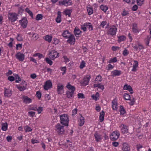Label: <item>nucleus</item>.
<instances>
[{
    "label": "nucleus",
    "mask_w": 151,
    "mask_h": 151,
    "mask_svg": "<svg viewBox=\"0 0 151 151\" xmlns=\"http://www.w3.org/2000/svg\"><path fill=\"white\" fill-rule=\"evenodd\" d=\"M4 96L5 97H10L12 94V91L10 89H7L5 88L4 93Z\"/></svg>",
    "instance_id": "20"
},
{
    "label": "nucleus",
    "mask_w": 151,
    "mask_h": 151,
    "mask_svg": "<svg viewBox=\"0 0 151 151\" xmlns=\"http://www.w3.org/2000/svg\"><path fill=\"white\" fill-rule=\"evenodd\" d=\"M36 95L39 99H40L41 97V93L39 91H37Z\"/></svg>",
    "instance_id": "61"
},
{
    "label": "nucleus",
    "mask_w": 151,
    "mask_h": 151,
    "mask_svg": "<svg viewBox=\"0 0 151 151\" xmlns=\"http://www.w3.org/2000/svg\"><path fill=\"white\" fill-rule=\"evenodd\" d=\"M71 35L70 33L68 31L65 30L62 33V36L64 37L67 38L68 37H69L70 35Z\"/></svg>",
    "instance_id": "28"
},
{
    "label": "nucleus",
    "mask_w": 151,
    "mask_h": 151,
    "mask_svg": "<svg viewBox=\"0 0 151 151\" xmlns=\"http://www.w3.org/2000/svg\"><path fill=\"white\" fill-rule=\"evenodd\" d=\"M45 60L46 62L50 65H51L52 64V61L50 60L48 58H45Z\"/></svg>",
    "instance_id": "51"
},
{
    "label": "nucleus",
    "mask_w": 151,
    "mask_h": 151,
    "mask_svg": "<svg viewBox=\"0 0 151 151\" xmlns=\"http://www.w3.org/2000/svg\"><path fill=\"white\" fill-rule=\"evenodd\" d=\"M95 81L97 82H101L102 81L101 76L100 75H98L96 76Z\"/></svg>",
    "instance_id": "49"
},
{
    "label": "nucleus",
    "mask_w": 151,
    "mask_h": 151,
    "mask_svg": "<svg viewBox=\"0 0 151 151\" xmlns=\"http://www.w3.org/2000/svg\"><path fill=\"white\" fill-rule=\"evenodd\" d=\"M14 77L13 76H9L8 78V80L11 81H13L14 79L15 78L16 79V83H19V76L17 74H14Z\"/></svg>",
    "instance_id": "13"
},
{
    "label": "nucleus",
    "mask_w": 151,
    "mask_h": 151,
    "mask_svg": "<svg viewBox=\"0 0 151 151\" xmlns=\"http://www.w3.org/2000/svg\"><path fill=\"white\" fill-rule=\"evenodd\" d=\"M72 12L71 9H67L64 11V14L65 15H68V17H70L71 15V13Z\"/></svg>",
    "instance_id": "37"
},
{
    "label": "nucleus",
    "mask_w": 151,
    "mask_h": 151,
    "mask_svg": "<svg viewBox=\"0 0 151 151\" xmlns=\"http://www.w3.org/2000/svg\"><path fill=\"white\" fill-rule=\"evenodd\" d=\"M66 87L68 89L69 91H75V88L74 86H72L69 83H68L66 85Z\"/></svg>",
    "instance_id": "29"
},
{
    "label": "nucleus",
    "mask_w": 151,
    "mask_h": 151,
    "mask_svg": "<svg viewBox=\"0 0 151 151\" xmlns=\"http://www.w3.org/2000/svg\"><path fill=\"white\" fill-rule=\"evenodd\" d=\"M107 70H112L114 68V66L110 64H109L107 65Z\"/></svg>",
    "instance_id": "53"
},
{
    "label": "nucleus",
    "mask_w": 151,
    "mask_h": 151,
    "mask_svg": "<svg viewBox=\"0 0 151 151\" xmlns=\"http://www.w3.org/2000/svg\"><path fill=\"white\" fill-rule=\"evenodd\" d=\"M10 41L9 43L8 44V46L9 47H12V43L13 41V39L10 38Z\"/></svg>",
    "instance_id": "57"
},
{
    "label": "nucleus",
    "mask_w": 151,
    "mask_h": 151,
    "mask_svg": "<svg viewBox=\"0 0 151 151\" xmlns=\"http://www.w3.org/2000/svg\"><path fill=\"white\" fill-rule=\"evenodd\" d=\"M19 22L20 23L21 26L23 28H25L27 27V20L26 18H23L19 21Z\"/></svg>",
    "instance_id": "15"
},
{
    "label": "nucleus",
    "mask_w": 151,
    "mask_h": 151,
    "mask_svg": "<svg viewBox=\"0 0 151 151\" xmlns=\"http://www.w3.org/2000/svg\"><path fill=\"white\" fill-rule=\"evenodd\" d=\"M60 123L66 126H68L69 118L68 115L66 114L60 115L59 116Z\"/></svg>",
    "instance_id": "1"
},
{
    "label": "nucleus",
    "mask_w": 151,
    "mask_h": 151,
    "mask_svg": "<svg viewBox=\"0 0 151 151\" xmlns=\"http://www.w3.org/2000/svg\"><path fill=\"white\" fill-rule=\"evenodd\" d=\"M117 61V60L116 57H115L113 58H111L108 61L109 63H116Z\"/></svg>",
    "instance_id": "45"
},
{
    "label": "nucleus",
    "mask_w": 151,
    "mask_h": 151,
    "mask_svg": "<svg viewBox=\"0 0 151 151\" xmlns=\"http://www.w3.org/2000/svg\"><path fill=\"white\" fill-rule=\"evenodd\" d=\"M117 29L115 26H113L111 27L108 31V35L113 36L116 35Z\"/></svg>",
    "instance_id": "9"
},
{
    "label": "nucleus",
    "mask_w": 151,
    "mask_h": 151,
    "mask_svg": "<svg viewBox=\"0 0 151 151\" xmlns=\"http://www.w3.org/2000/svg\"><path fill=\"white\" fill-rule=\"evenodd\" d=\"M86 26L85 25V23L84 24L81 26V29L83 30L84 32L86 31Z\"/></svg>",
    "instance_id": "63"
},
{
    "label": "nucleus",
    "mask_w": 151,
    "mask_h": 151,
    "mask_svg": "<svg viewBox=\"0 0 151 151\" xmlns=\"http://www.w3.org/2000/svg\"><path fill=\"white\" fill-rule=\"evenodd\" d=\"M24 129L26 132H29L32 131V129L31 128L28 126H27L25 127Z\"/></svg>",
    "instance_id": "52"
},
{
    "label": "nucleus",
    "mask_w": 151,
    "mask_h": 151,
    "mask_svg": "<svg viewBox=\"0 0 151 151\" xmlns=\"http://www.w3.org/2000/svg\"><path fill=\"white\" fill-rule=\"evenodd\" d=\"M49 55L51 59L54 60L59 56V53L55 50H52L49 53Z\"/></svg>",
    "instance_id": "6"
},
{
    "label": "nucleus",
    "mask_w": 151,
    "mask_h": 151,
    "mask_svg": "<svg viewBox=\"0 0 151 151\" xmlns=\"http://www.w3.org/2000/svg\"><path fill=\"white\" fill-rule=\"evenodd\" d=\"M23 102L27 104L30 103L32 102V100L27 96H24L23 97Z\"/></svg>",
    "instance_id": "25"
},
{
    "label": "nucleus",
    "mask_w": 151,
    "mask_h": 151,
    "mask_svg": "<svg viewBox=\"0 0 151 151\" xmlns=\"http://www.w3.org/2000/svg\"><path fill=\"white\" fill-rule=\"evenodd\" d=\"M85 25L88 28L89 30L91 31L93 30V26L91 23L90 22L85 23Z\"/></svg>",
    "instance_id": "35"
},
{
    "label": "nucleus",
    "mask_w": 151,
    "mask_h": 151,
    "mask_svg": "<svg viewBox=\"0 0 151 151\" xmlns=\"http://www.w3.org/2000/svg\"><path fill=\"white\" fill-rule=\"evenodd\" d=\"M123 89L124 90H128L131 94L133 93V90L132 87L127 84H125L123 87Z\"/></svg>",
    "instance_id": "24"
},
{
    "label": "nucleus",
    "mask_w": 151,
    "mask_h": 151,
    "mask_svg": "<svg viewBox=\"0 0 151 151\" xmlns=\"http://www.w3.org/2000/svg\"><path fill=\"white\" fill-rule=\"evenodd\" d=\"M134 63L132 66V68L131 70L133 72H136L137 70V68L138 66V63L136 60H134Z\"/></svg>",
    "instance_id": "23"
},
{
    "label": "nucleus",
    "mask_w": 151,
    "mask_h": 151,
    "mask_svg": "<svg viewBox=\"0 0 151 151\" xmlns=\"http://www.w3.org/2000/svg\"><path fill=\"white\" fill-rule=\"evenodd\" d=\"M17 16L15 13H9L8 14V19L11 22H14L17 19Z\"/></svg>",
    "instance_id": "5"
},
{
    "label": "nucleus",
    "mask_w": 151,
    "mask_h": 151,
    "mask_svg": "<svg viewBox=\"0 0 151 151\" xmlns=\"http://www.w3.org/2000/svg\"><path fill=\"white\" fill-rule=\"evenodd\" d=\"M1 129L4 131H6L7 129L8 124L7 123H2L1 124Z\"/></svg>",
    "instance_id": "36"
},
{
    "label": "nucleus",
    "mask_w": 151,
    "mask_h": 151,
    "mask_svg": "<svg viewBox=\"0 0 151 151\" xmlns=\"http://www.w3.org/2000/svg\"><path fill=\"white\" fill-rule=\"evenodd\" d=\"M55 130L58 134H62L64 132V126L58 123L55 126Z\"/></svg>",
    "instance_id": "2"
},
{
    "label": "nucleus",
    "mask_w": 151,
    "mask_h": 151,
    "mask_svg": "<svg viewBox=\"0 0 151 151\" xmlns=\"http://www.w3.org/2000/svg\"><path fill=\"white\" fill-rule=\"evenodd\" d=\"M52 87V84L50 80H49L47 81L44 86V88L46 90H47L48 89L51 88Z\"/></svg>",
    "instance_id": "14"
},
{
    "label": "nucleus",
    "mask_w": 151,
    "mask_h": 151,
    "mask_svg": "<svg viewBox=\"0 0 151 151\" xmlns=\"http://www.w3.org/2000/svg\"><path fill=\"white\" fill-rule=\"evenodd\" d=\"M69 37H68V39L67 41L70 44L73 45L75 42V39L74 36L73 35H71Z\"/></svg>",
    "instance_id": "19"
},
{
    "label": "nucleus",
    "mask_w": 151,
    "mask_h": 151,
    "mask_svg": "<svg viewBox=\"0 0 151 151\" xmlns=\"http://www.w3.org/2000/svg\"><path fill=\"white\" fill-rule=\"evenodd\" d=\"M27 86L26 82L19 79V91H23L26 89Z\"/></svg>",
    "instance_id": "7"
},
{
    "label": "nucleus",
    "mask_w": 151,
    "mask_h": 151,
    "mask_svg": "<svg viewBox=\"0 0 151 151\" xmlns=\"http://www.w3.org/2000/svg\"><path fill=\"white\" fill-rule=\"evenodd\" d=\"M120 135V134L119 131L117 130L114 131L111 133L110 137L111 140L115 141L119 138Z\"/></svg>",
    "instance_id": "3"
},
{
    "label": "nucleus",
    "mask_w": 151,
    "mask_h": 151,
    "mask_svg": "<svg viewBox=\"0 0 151 151\" xmlns=\"http://www.w3.org/2000/svg\"><path fill=\"white\" fill-rule=\"evenodd\" d=\"M120 47L118 46H113L111 47V49L113 51H116L120 49Z\"/></svg>",
    "instance_id": "59"
},
{
    "label": "nucleus",
    "mask_w": 151,
    "mask_h": 151,
    "mask_svg": "<svg viewBox=\"0 0 151 151\" xmlns=\"http://www.w3.org/2000/svg\"><path fill=\"white\" fill-rule=\"evenodd\" d=\"M137 4L140 6L143 4L144 0H137Z\"/></svg>",
    "instance_id": "55"
},
{
    "label": "nucleus",
    "mask_w": 151,
    "mask_h": 151,
    "mask_svg": "<svg viewBox=\"0 0 151 151\" xmlns=\"http://www.w3.org/2000/svg\"><path fill=\"white\" fill-rule=\"evenodd\" d=\"M24 55L19 52V61H22L24 59Z\"/></svg>",
    "instance_id": "48"
},
{
    "label": "nucleus",
    "mask_w": 151,
    "mask_h": 151,
    "mask_svg": "<svg viewBox=\"0 0 151 151\" xmlns=\"http://www.w3.org/2000/svg\"><path fill=\"white\" fill-rule=\"evenodd\" d=\"M151 38V37L150 36H148L145 39V42L146 44L147 45H148Z\"/></svg>",
    "instance_id": "39"
},
{
    "label": "nucleus",
    "mask_w": 151,
    "mask_h": 151,
    "mask_svg": "<svg viewBox=\"0 0 151 151\" xmlns=\"http://www.w3.org/2000/svg\"><path fill=\"white\" fill-rule=\"evenodd\" d=\"M119 111L120 115H123L125 113L126 111L124 109V107L122 106H120L119 108Z\"/></svg>",
    "instance_id": "38"
},
{
    "label": "nucleus",
    "mask_w": 151,
    "mask_h": 151,
    "mask_svg": "<svg viewBox=\"0 0 151 151\" xmlns=\"http://www.w3.org/2000/svg\"><path fill=\"white\" fill-rule=\"evenodd\" d=\"M74 91H66V97L69 99H71L73 98L74 97Z\"/></svg>",
    "instance_id": "17"
},
{
    "label": "nucleus",
    "mask_w": 151,
    "mask_h": 151,
    "mask_svg": "<svg viewBox=\"0 0 151 151\" xmlns=\"http://www.w3.org/2000/svg\"><path fill=\"white\" fill-rule=\"evenodd\" d=\"M43 38L48 42H50L52 40V37L51 35H47L44 37Z\"/></svg>",
    "instance_id": "30"
},
{
    "label": "nucleus",
    "mask_w": 151,
    "mask_h": 151,
    "mask_svg": "<svg viewBox=\"0 0 151 151\" xmlns=\"http://www.w3.org/2000/svg\"><path fill=\"white\" fill-rule=\"evenodd\" d=\"M86 66V63L85 61H82L79 67L81 69H82Z\"/></svg>",
    "instance_id": "47"
},
{
    "label": "nucleus",
    "mask_w": 151,
    "mask_h": 151,
    "mask_svg": "<svg viewBox=\"0 0 151 151\" xmlns=\"http://www.w3.org/2000/svg\"><path fill=\"white\" fill-rule=\"evenodd\" d=\"M53 43L55 45L58 44L59 42V40L56 38H54L53 39Z\"/></svg>",
    "instance_id": "60"
},
{
    "label": "nucleus",
    "mask_w": 151,
    "mask_h": 151,
    "mask_svg": "<svg viewBox=\"0 0 151 151\" xmlns=\"http://www.w3.org/2000/svg\"><path fill=\"white\" fill-rule=\"evenodd\" d=\"M74 33L75 36L77 37H78L81 33V31L78 28L76 27L74 31Z\"/></svg>",
    "instance_id": "31"
},
{
    "label": "nucleus",
    "mask_w": 151,
    "mask_h": 151,
    "mask_svg": "<svg viewBox=\"0 0 151 151\" xmlns=\"http://www.w3.org/2000/svg\"><path fill=\"white\" fill-rule=\"evenodd\" d=\"M111 103L112 107L113 110H117L118 106L117 99H115L112 100Z\"/></svg>",
    "instance_id": "16"
},
{
    "label": "nucleus",
    "mask_w": 151,
    "mask_h": 151,
    "mask_svg": "<svg viewBox=\"0 0 151 151\" xmlns=\"http://www.w3.org/2000/svg\"><path fill=\"white\" fill-rule=\"evenodd\" d=\"M43 18V16L41 14H38L36 16V20L39 21L42 19Z\"/></svg>",
    "instance_id": "42"
},
{
    "label": "nucleus",
    "mask_w": 151,
    "mask_h": 151,
    "mask_svg": "<svg viewBox=\"0 0 151 151\" xmlns=\"http://www.w3.org/2000/svg\"><path fill=\"white\" fill-rule=\"evenodd\" d=\"M105 115V113L103 111H102L100 113L99 116V119L100 122H102L104 119V116Z\"/></svg>",
    "instance_id": "34"
},
{
    "label": "nucleus",
    "mask_w": 151,
    "mask_h": 151,
    "mask_svg": "<svg viewBox=\"0 0 151 151\" xmlns=\"http://www.w3.org/2000/svg\"><path fill=\"white\" fill-rule=\"evenodd\" d=\"M57 91L58 94H62L64 93V86L60 83L58 84L57 85Z\"/></svg>",
    "instance_id": "8"
},
{
    "label": "nucleus",
    "mask_w": 151,
    "mask_h": 151,
    "mask_svg": "<svg viewBox=\"0 0 151 151\" xmlns=\"http://www.w3.org/2000/svg\"><path fill=\"white\" fill-rule=\"evenodd\" d=\"M87 11L88 12V14L89 15H90L92 14L93 13V10L92 8L91 7H87Z\"/></svg>",
    "instance_id": "46"
},
{
    "label": "nucleus",
    "mask_w": 151,
    "mask_h": 151,
    "mask_svg": "<svg viewBox=\"0 0 151 151\" xmlns=\"http://www.w3.org/2000/svg\"><path fill=\"white\" fill-rule=\"evenodd\" d=\"M91 78L90 76L87 75L85 76L83 80L81 81L80 83L81 86H86L88 84L90 79Z\"/></svg>",
    "instance_id": "4"
},
{
    "label": "nucleus",
    "mask_w": 151,
    "mask_h": 151,
    "mask_svg": "<svg viewBox=\"0 0 151 151\" xmlns=\"http://www.w3.org/2000/svg\"><path fill=\"white\" fill-rule=\"evenodd\" d=\"M60 5H64L66 6L72 5V2L71 0H63L59 1Z\"/></svg>",
    "instance_id": "10"
},
{
    "label": "nucleus",
    "mask_w": 151,
    "mask_h": 151,
    "mask_svg": "<svg viewBox=\"0 0 151 151\" xmlns=\"http://www.w3.org/2000/svg\"><path fill=\"white\" fill-rule=\"evenodd\" d=\"M118 42H121L122 41H124L126 40V38L125 36L122 35L119 37H118Z\"/></svg>",
    "instance_id": "40"
},
{
    "label": "nucleus",
    "mask_w": 151,
    "mask_h": 151,
    "mask_svg": "<svg viewBox=\"0 0 151 151\" xmlns=\"http://www.w3.org/2000/svg\"><path fill=\"white\" fill-rule=\"evenodd\" d=\"M100 8L104 12H106L108 9V8L107 6L102 5L100 6Z\"/></svg>",
    "instance_id": "44"
},
{
    "label": "nucleus",
    "mask_w": 151,
    "mask_h": 151,
    "mask_svg": "<svg viewBox=\"0 0 151 151\" xmlns=\"http://www.w3.org/2000/svg\"><path fill=\"white\" fill-rule=\"evenodd\" d=\"M78 97L79 99H84V95L82 93H78Z\"/></svg>",
    "instance_id": "58"
},
{
    "label": "nucleus",
    "mask_w": 151,
    "mask_h": 151,
    "mask_svg": "<svg viewBox=\"0 0 151 151\" xmlns=\"http://www.w3.org/2000/svg\"><path fill=\"white\" fill-rule=\"evenodd\" d=\"M94 136L96 141L97 142H101L103 139L102 136L97 132L94 134Z\"/></svg>",
    "instance_id": "18"
},
{
    "label": "nucleus",
    "mask_w": 151,
    "mask_h": 151,
    "mask_svg": "<svg viewBox=\"0 0 151 151\" xmlns=\"http://www.w3.org/2000/svg\"><path fill=\"white\" fill-rule=\"evenodd\" d=\"M130 101H131L129 102V104L131 105H133L135 102V99L134 98H133L132 100L130 99Z\"/></svg>",
    "instance_id": "64"
},
{
    "label": "nucleus",
    "mask_w": 151,
    "mask_h": 151,
    "mask_svg": "<svg viewBox=\"0 0 151 151\" xmlns=\"http://www.w3.org/2000/svg\"><path fill=\"white\" fill-rule=\"evenodd\" d=\"M122 149L124 151L129 150V146L127 143H124L122 145Z\"/></svg>",
    "instance_id": "26"
},
{
    "label": "nucleus",
    "mask_w": 151,
    "mask_h": 151,
    "mask_svg": "<svg viewBox=\"0 0 151 151\" xmlns=\"http://www.w3.org/2000/svg\"><path fill=\"white\" fill-rule=\"evenodd\" d=\"M58 16L56 18L55 20L57 23H60L61 21V12L59 11L57 13Z\"/></svg>",
    "instance_id": "27"
},
{
    "label": "nucleus",
    "mask_w": 151,
    "mask_h": 151,
    "mask_svg": "<svg viewBox=\"0 0 151 151\" xmlns=\"http://www.w3.org/2000/svg\"><path fill=\"white\" fill-rule=\"evenodd\" d=\"M35 114V112L33 111H30L28 112V115L30 117H33Z\"/></svg>",
    "instance_id": "54"
},
{
    "label": "nucleus",
    "mask_w": 151,
    "mask_h": 151,
    "mask_svg": "<svg viewBox=\"0 0 151 151\" xmlns=\"http://www.w3.org/2000/svg\"><path fill=\"white\" fill-rule=\"evenodd\" d=\"M129 53V52L128 50L126 48L123 51L122 54L124 56H127Z\"/></svg>",
    "instance_id": "50"
},
{
    "label": "nucleus",
    "mask_w": 151,
    "mask_h": 151,
    "mask_svg": "<svg viewBox=\"0 0 151 151\" xmlns=\"http://www.w3.org/2000/svg\"><path fill=\"white\" fill-rule=\"evenodd\" d=\"M121 131L122 132L123 134H126L128 133V127L123 124H121L119 126Z\"/></svg>",
    "instance_id": "11"
},
{
    "label": "nucleus",
    "mask_w": 151,
    "mask_h": 151,
    "mask_svg": "<svg viewBox=\"0 0 151 151\" xmlns=\"http://www.w3.org/2000/svg\"><path fill=\"white\" fill-rule=\"evenodd\" d=\"M124 99L127 100H130V96L129 94L125 93L124 95Z\"/></svg>",
    "instance_id": "43"
},
{
    "label": "nucleus",
    "mask_w": 151,
    "mask_h": 151,
    "mask_svg": "<svg viewBox=\"0 0 151 151\" xmlns=\"http://www.w3.org/2000/svg\"><path fill=\"white\" fill-rule=\"evenodd\" d=\"M128 14L129 13L128 11H126L125 9H124L122 14V16H125Z\"/></svg>",
    "instance_id": "62"
},
{
    "label": "nucleus",
    "mask_w": 151,
    "mask_h": 151,
    "mask_svg": "<svg viewBox=\"0 0 151 151\" xmlns=\"http://www.w3.org/2000/svg\"><path fill=\"white\" fill-rule=\"evenodd\" d=\"M31 37V40L33 41H35L39 38L38 35L37 34L32 32L29 33Z\"/></svg>",
    "instance_id": "12"
},
{
    "label": "nucleus",
    "mask_w": 151,
    "mask_h": 151,
    "mask_svg": "<svg viewBox=\"0 0 151 151\" xmlns=\"http://www.w3.org/2000/svg\"><path fill=\"white\" fill-rule=\"evenodd\" d=\"M132 29L133 32L134 33H137L139 32V30L137 26V24L136 23H134L133 24L132 27Z\"/></svg>",
    "instance_id": "22"
},
{
    "label": "nucleus",
    "mask_w": 151,
    "mask_h": 151,
    "mask_svg": "<svg viewBox=\"0 0 151 151\" xmlns=\"http://www.w3.org/2000/svg\"><path fill=\"white\" fill-rule=\"evenodd\" d=\"M111 76L114 77L120 76L122 74V71L120 70H115L111 72Z\"/></svg>",
    "instance_id": "21"
},
{
    "label": "nucleus",
    "mask_w": 151,
    "mask_h": 151,
    "mask_svg": "<svg viewBox=\"0 0 151 151\" xmlns=\"http://www.w3.org/2000/svg\"><path fill=\"white\" fill-rule=\"evenodd\" d=\"M43 110V108L41 107H39L38 108L36 109V110L38 112V114H40Z\"/></svg>",
    "instance_id": "56"
},
{
    "label": "nucleus",
    "mask_w": 151,
    "mask_h": 151,
    "mask_svg": "<svg viewBox=\"0 0 151 151\" xmlns=\"http://www.w3.org/2000/svg\"><path fill=\"white\" fill-rule=\"evenodd\" d=\"M93 86L94 88L98 87V88L102 90L104 89V86L101 83L95 84Z\"/></svg>",
    "instance_id": "32"
},
{
    "label": "nucleus",
    "mask_w": 151,
    "mask_h": 151,
    "mask_svg": "<svg viewBox=\"0 0 151 151\" xmlns=\"http://www.w3.org/2000/svg\"><path fill=\"white\" fill-rule=\"evenodd\" d=\"M26 11L29 14L32 19H33V14L32 11H31L28 8H27L25 9Z\"/></svg>",
    "instance_id": "41"
},
{
    "label": "nucleus",
    "mask_w": 151,
    "mask_h": 151,
    "mask_svg": "<svg viewBox=\"0 0 151 151\" xmlns=\"http://www.w3.org/2000/svg\"><path fill=\"white\" fill-rule=\"evenodd\" d=\"M85 122L84 118L82 116H81L80 118L79 123V125L80 126H82L84 124Z\"/></svg>",
    "instance_id": "33"
}]
</instances>
